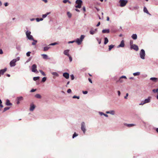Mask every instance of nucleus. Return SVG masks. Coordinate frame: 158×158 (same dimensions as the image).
I'll return each mask as SVG.
<instances>
[{"label": "nucleus", "instance_id": "nucleus-1", "mask_svg": "<svg viewBox=\"0 0 158 158\" xmlns=\"http://www.w3.org/2000/svg\"><path fill=\"white\" fill-rule=\"evenodd\" d=\"M85 38V36L83 35H81L80 39L77 38L76 39V41L75 42L77 44H78L80 45V44L82 41H83V40ZM75 41H69V43H72L75 42Z\"/></svg>", "mask_w": 158, "mask_h": 158}, {"label": "nucleus", "instance_id": "nucleus-2", "mask_svg": "<svg viewBox=\"0 0 158 158\" xmlns=\"http://www.w3.org/2000/svg\"><path fill=\"white\" fill-rule=\"evenodd\" d=\"M31 32L28 31H27L26 32V35L27 38L30 40H33L34 39L32 35H31Z\"/></svg>", "mask_w": 158, "mask_h": 158}, {"label": "nucleus", "instance_id": "nucleus-3", "mask_svg": "<svg viewBox=\"0 0 158 158\" xmlns=\"http://www.w3.org/2000/svg\"><path fill=\"white\" fill-rule=\"evenodd\" d=\"M127 2L128 1L127 0H120L119 1L121 7H123L125 6Z\"/></svg>", "mask_w": 158, "mask_h": 158}, {"label": "nucleus", "instance_id": "nucleus-4", "mask_svg": "<svg viewBox=\"0 0 158 158\" xmlns=\"http://www.w3.org/2000/svg\"><path fill=\"white\" fill-rule=\"evenodd\" d=\"M76 3L77 4L75 6L76 8H80L81 7V5L82 3V1L81 0H77Z\"/></svg>", "mask_w": 158, "mask_h": 158}, {"label": "nucleus", "instance_id": "nucleus-5", "mask_svg": "<svg viewBox=\"0 0 158 158\" xmlns=\"http://www.w3.org/2000/svg\"><path fill=\"white\" fill-rule=\"evenodd\" d=\"M139 54L140 58L143 59H144L145 56V52L143 49H142L141 50Z\"/></svg>", "mask_w": 158, "mask_h": 158}, {"label": "nucleus", "instance_id": "nucleus-6", "mask_svg": "<svg viewBox=\"0 0 158 158\" xmlns=\"http://www.w3.org/2000/svg\"><path fill=\"white\" fill-rule=\"evenodd\" d=\"M16 59H13L11 60L10 63V64L11 67L15 66L16 65Z\"/></svg>", "mask_w": 158, "mask_h": 158}, {"label": "nucleus", "instance_id": "nucleus-7", "mask_svg": "<svg viewBox=\"0 0 158 158\" xmlns=\"http://www.w3.org/2000/svg\"><path fill=\"white\" fill-rule=\"evenodd\" d=\"M81 130L83 131L84 133H85L86 131V129L85 128V125L84 122H83L81 123Z\"/></svg>", "mask_w": 158, "mask_h": 158}, {"label": "nucleus", "instance_id": "nucleus-8", "mask_svg": "<svg viewBox=\"0 0 158 158\" xmlns=\"http://www.w3.org/2000/svg\"><path fill=\"white\" fill-rule=\"evenodd\" d=\"M150 97H149L147 99H145L143 102H142L139 104V105H143L144 104L150 102Z\"/></svg>", "mask_w": 158, "mask_h": 158}, {"label": "nucleus", "instance_id": "nucleus-9", "mask_svg": "<svg viewBox=\"0 0 158 158\" xmlns=\"http://www.w3.org/2000/svg\"><path fill=\"white\" fill-rule=\"evenodd\" d=\"M23 98L22 96L18 97L17 98H16V101H17V104H19L20 103V101L23 100Z\"/></svg>", "mask_w": 158, "mask_h": 158}, {"label": "nucleus", "instance_id": "nucleus-10", "mask_svg": "<svg viewBox=\"0 0 158 158\" xmlns=\"http://www.w3.org/2000/svg\"><path fill=\"white\" fill-rule=\"evenodd\" d=\"M35 108V105L33 103H31L30 105L29 110L30 111H33Z\"/></svg>", "mask_w": 158, "mask_h": 158}, {"label": "nucleus", "instance_id": "nucleus-11", "mask_svg": "<svg viewBox=\"0 0 158 158\" xmlns=\"http://www.w3.org/2000/svg\"><path fill=\"white\" fill-rule=\"evenodd\" d=\"M36 68V65L35 64H33L32 66V71L33 72H35L37 71Z\"/></svg>", "mask_w": 158, "mask_h": 158}, {"label": "nucleus", "instance_id": "nucleus-12", "mask_svg": "<svg viewBox=\"0 0 158 158\" xmlns=\"http://www.w3.org/2000/svg\"><path fill=\"white\" fill-rule=\"evenodd\" d=\"M6 70L7 68H5L4 69H1L0 70V77L1 75H3Z\"/></svg>", "mask_w": 158, "mask_h": 158}, {"label": "nucleus", "instance_id": "nucleus-13", "mask_svg": "<svg viewBox=\"0 0 158 158\" xmlns=\"http://www.w3.org/2000/svg\"><path fill=\"white\" fill-rule=\"evenodd\" d=\"M131 49H133L136 51H138L139 49V48H138V46L135 44H134V45H132L131 46Z\"/></svg>", "mask_w": 158, "mask_h": 158}, {"label": "nucleus", "instance_id": "nucleus-14", "mask_svg": "<svg viewBox=\"0 0 158 158\" xmlns=\"http://www.w3.org/2000/svg\"><path fill=\"white\" fill-rule=\"evenodd\" d=\"M125 44H124V41L123 40L121 42V43L118 46V48H119L120 47H123L124 46Z\"/></svg>", "mask_w": 158, "mask_h": 158}, {"label": "nucleus", "instance_id": "nucleus-15", "mask_svg": "<svg viewBox=\"0 0 158 158\" xmlns=\"http://www.w3.org/2000/svg\"><path fill=\"white\" fill-rule=\"evenodd\" d=\"M63 76L66 79H68L69 78V74L68 73H65L63 74Z\"/></svg>", "mask_w": 158, "mask_h": 158}, {"label": "nucleus", "instance_id": "nucleus-16", "mask_svg": "<svg viewBox=\"0 0 158 158\" xmlns=\"http://www.w3.org/2000/svg\"><path fill=\"white\" fill-rule=\"evenodd\" d=\"M6 104L7 106H10L12 105V104L10 102V100L8 99H7L6 101Z\"/></svg>", "mask_w": 158, "mask_h": 158}, {"label": "nucleus", "instance_id": "nucleus-17", "mask_svg": "<svg viewBox=\"0 0 158 158\" xmlns=\"http://www.w3.org/2000/svg\"><path fill=\"white\" fill-rule=\"evenodd\" d=\"M69 50H66L64 51V55L69 56Z\"/></svg>", "mask_w": 158, "mask_h": 158}, {"label": "nucleus", "instance_id": "nucleus-18", "mask_svg": "<svg viewBox=\"0 0 158 158\" xmlns=\"http://www.w3.org/2000/svg\"><path fill=\"white\" fill-rule=\"evenodd\" d=\"M102 32L103 33H108L110 32V30L109 29H104L102 30Z\"/></svg>", "mask_w": 158, "mask_h": 158}, {"label": "nucleus", "instance_id": "nucleus-19", "mask_svg": "<svg viewBox=\"0 0 158 158\" xmlns=\"http://www.w3.org/2000/svg\"><path fill=\"white\" fill-rule=\"evenodd\" d=\"M124 125L125 126H126L128 127H133V126H135V124H128L125 123L124 124Z\"/></svg>", "mask_w": 158, "mask_h": 158}, {"label": "nucleus", "instance_id": "nucleus-20", "mask_svg": "<svg viewBox=\"0 0 158 158\" xmlns=\"http://www.w3.org/2000/svg\"><path fill=\"white\" fill-rule=\"evenodd\" d=\"M52 74L54 76V78H55L56 77H57L59 76L58 74L56 72H53Z\"/></svg>", "mask_w": 158, "mask_h": 158}, {"label": "nucleus", "instance_id": "nucleus-21", "mask_svg": "<svg viewBox=\"0 0 158 158\" xmlns=\"http://www.w3.org/2000/svg\"><path fill=\"white\" fill-rule=\"evenodd\" d=\"M49 14V12H48L46 13L45 14L43 15L42 16V18H43L44 19V18H45Z\"/></svg>", "mask_w": 158, "mask_h": 158}, {"label": "nucleus", "instance_id": "nucleus-22", "mask_svg": "<svg viewBox=\"0 0 158 158\" xmlns=\"http://www.w3.org/2000/svg\"><path fill=\"white\" fill-rule=\"evenodd\" d=\"M41 55L42 56H43V58L44 59H48V56L47 55H46V54H41Z\"/></svg>", "mask_w": 158, "mask_h": 158}, {"label": "nucleus", "instance_id": "nucleus-23", "mask_svg": "<svg viewBox=\"0 0 158 158\" xmlns=\"http://www.w3.org/2000/svg\"><path fill=\"white\" fill-rule=\"evenodd\" d=\"M131 37L133 40H136L137 38V36L136 34H133Z\"/></svg>", "mask_w": 158, "mask_h": 158}, {"label": "nucleus", "instance_id": "nucleus-24", "mask_svg": "<svg viewBox=\"0 0 158 158\" xmlns=\"http://www.w3.org/2000/svg\"><path fill=\"white\" fill-rule=\"evenodd\" d=\"M150 79L155 82H156L157 80H158V79L155 77H152L150 78Z\"/></svg>", "mask_w": 158, "mask_h": 158}, {"label": "nucleus", "instance_id": "nucleus-25", "mask_svg": "<svg viewBox=\"0 0 158 158\" xmlns=\"http://www.w3.org/2000/svg\"><path fill=\"white\" fill-rule=\"evenodd\" d=\"M143 11L144 12L147 13V14L150 15V13L148 10L147 8L145 7H144L143 8Z\"/></svg>", "mask_w": 158, "mask_h": 158}, {"label": "nucleus", "instance_id": "nucleus-26", "mask_svg": "<svg viewBox=\"0 0 158 158\" xmlns=\"http://www.w3.org/2000/svg\"><path fill=\"white\" fill-rule=\"evenodd\" d=\"M97 31V29H95V30H93L91 29L90 31V33L91 35H93L95 33V31Z\"/></svg>", "mask_w": 158, "mask_h": 158}, {"label": "nucleus", "instance_id": "nucleus-27", "mask_svg": "<svg viewBox=\"0 0 158 158\" xmlns=\"http://www.w3.org/2000/svg\"><path fill=\"white\" fill-rule=\"evenodd\" d=\"M35 97L37 98H41V96L39 94H37L35 95Z\"/></svg>", "mask_w": 158, "mask_h": 158}, {"label": "nucleus", "instance_id": "nucleus-28", "mask_svg": "<svg viewBox=\"0 0 158 158\" xmlns=\"http://www.w3.org/2000/svg\"><path fill=\"white\" fill-rule=\"evenodd\" d=\"M106 113L107 114H112L114 115V110H111L110 111H107L106 112Z\"/></svg>", "mask_w": 158, "mask_h": 158}, {"label": "nucleus", "instance_id": "nucleus-29", "mask_svg": "<svg viewBox=\"0 0 158 158\" xmlns=\"http://www.w3.org/2000/svg\"><path fill=\"white\" fill-rule=\"evenodd\" d=\"M35 20H36V21L37 22H39L40 21H43V19L41 18H36L35 19Z\"/></svg>", "mask_w": 158, "mask_h": 158}, {"label": "nucleus", "instance_id": "nucleus-30", "mask_svg": "<svg viewBox=\"0 0 158 158\" xmlns=\"http://www.w3.org/2000/svg\"><path fill=\"white\" fill-rule=\"evenodd\" d=\"M108 42V40L107 38L105 37L104 38V44H106Z\"/></svg>", "mask_w": 158, "mask_h": 158}, {"label": "nucleus", "instance_id": "nucleus-31", "mask_svg": "<svg viewBox=\"0 0 158 158\" xmlns=\"http://www.w3.org/2000/svg\"><path fill=\"white\" fill-rule=\"evenodd\" d=\"M114 45L112 44L109 46V50L110 51L111 49L114 47Z\"/></svg>", "mask_w": 158, "mask_h": 158}, {"label": "nucleus", "instance_id": "nucleus-32", "mask_svg": "<svg viewBox=\"0 0 158 158\" xmlns=\"http://www.w3.org/2000/svg\"><path fill=\"white\" fill-rule=\"evenodd\" d=\"M40 77H34L33 78V80L34 81H36L37 80H38L40 79Z\"/></svg>", "mask_w": 158, "mask_h": 158}, {"label": "nucleus", "instance_id": "nucleus-33", "mask_svg": "<svg viewBox=\"0 0 158 158\" xmlns=\"http://www.w3.org/2000/svg\"><path fill=\"white\" fill-rule=\"evenodd\" d=\"M34 42H33L32 43V45H35L36 44V43H37V40H35L34 39L33 40H32Z\"/></svg>", "mask_w": 158, "mask_h": 158}, {"label": "nucleus", "instance_id": "nucleus-34", "mask_svg": "<svg viewBox=\"0 0 158 158\" xmlns=\"http://www.w3.org/2000/svg\"><path fill=\"white\" fill-rule=\"evenodd\" d=\"M10 107H5L4 109V110L3 111V112H4L5 111H6L7 110H8L9 109H10Z\"/></svg>", "mask_w": 158, "mask_h": 158}, {"label": "nucleus", "instance_id": "nucleus-35", "mask_svg": "<svg viewBox=\"0 0 158 158\" xmlns=\"http://www.w3.org/2000/svg\"><path fill=\"white\" fill-rule=\"evenodd\" d=\"M67 15L69 18H71L72 16V14L70 12H67Z\"/></svg>", "mask_w": 158, "mask_h": 158}, {"label": "nucleus", "instance_id": "nucleus-36", "mask_svg": "<svg viewBox=\"0 0 158 158\" xmlns=\"http://www.w3.org/2000/svg\"><path fill=\"white\" fill-rule=\"evenodd\" d=\"M47 79V78L46 77H44L42 80H41V82H44L45 81H46Z\"/></svg>", "mask_w": 158, "mask_h": 158}, {"label": "nucleus", "instance_id": "nucleus-37", "mask_svg": "<svg viewBox=\"0 0 158 158\" xmlns=\"http://www.w3.org/2000/svg\"><path fill=\"white\" fill-rule=\"evenodd\" d=\"M133 74L134 76H138L139 75L140 73L139 72H137L133 73Z\"/></svg>", "mask_w": 158, "mask_h": 158}, {"label": "nucleus", "instance_id": "nucleus-38", "mask_svg": "<svg viewBox=\"0 0 158 158\" xmlns=\"http://www.w3.org/2000/svg\"><path fill=\"white\" fill-rule=\"evenodd\" d=\"M49 48V47H45L44 48V51H46L48 50Z\"/></svg>", "mask_w": 158, "mask_h": 158}, {"label": "nucleus", "instance_id": "nucleus-39", "mask_svg": "<svg viewBox=\"0 0 158 158\" xmlns=\"http://www.w3.org/2000/svg\"><path fill=\"white\" fill-rule=\"evenodd\" d=\"M40 72L44 76H46V74H45V73L42 70H40Z\"/></svg>", "mask_w": 158, "mask_h": 158}, {"label": "nucleus", "instance_id": "nucleus-40", "mask_svg": "<svg viewBox=\"0 0 158 158\" xmlns=\"http://www.w3.org/2000/svg\"><path fill=\"white\" fill-rule=\"evenodd\" d=\"M152 91L154 93H158V89H153L152 90Z\"/></svg>", "mask_w": 158, "mask_h": 158}, {"label": "nucleus", "instance_id": "nucleus-41", "mask_svg": "<svg viewBox=\"0 0 158 158\" xmlns=\"http://www.w3.org/2000/svg\"><path fill=\"white\" fill-rule=\"evenodd\" d=\"M31 52H28L26 53V55L28 57L30 56V53Z\"/></svg>", "mask_w": 158, "mask_h": 158}, {"label": "nucleus", "instance_id": "nucleus-42", "mask_svg": "<svg viewBox=\"0 0 158 158\" xmlns=\"http://www.w3.org/2000/svg\"><path fill=\"white\" fill-rule=\"evenodd\" d=\"M117 82H119L120 83H122L123 82V81L122 80V78L121 77L119 79V80L117 81Z\"/></svg>", "mask_w": 158, "mask_h": 158}, {"label": "nucleus", "instance_id": "nucleus-43", "mask_svg": "<svg viewBox=\"0 0 158 158\" xmlns=\"http://www.w3.org/2000/svg\"><path fill=\"white\" fill-rule=\"evenodd\" d=\"M78 135V134H76L75 132L73 134V138H74L75 137L77 136Z\"/></svg>", "mask_w": 158, "mask_h": 158}, {"label": "nucleus", "instance_id": "nucleus-44", "mask_svg": "<svg viewBox=\"0 0 158 158\" xmlns=\"http://www.w3.org/2000/svg\"><path fill=\"white\" fill-rule=\"evenodd\" d=\"M2 101L0 99V107L1 108L3 107V105L2 104Z\"/></svg>", "mask_w": 158, "mask_h": 158}, {"label": "nucleus", "instance_id": "nucleus-45", "mask_svg": "<svg viewBox=\"0 0 158 158\" xmlns=\"http://www.w3.org/2000/svg\"><path fill=\"white\" fill-rule=\"evenodd\" d=\"M58 44V43H57V42H55L54 43H51V44H50V45H56V44Z\"/></svg>", "mask_w": 158, "mask_h": 158}, {"label": "nucleus", "instance_id": "nucleus-46", "mask_svg": "<svg viewBox=\"0 0 158 158\" xmlns=\"http://www.w3.org/2000/svg\"><path fill=\"white\" fill-rule=\"evenodd\" d=\"M97 40L98 42V44H100L101 43V39H99L98 38H97Z\"/></svg>", "mask_w": 158, "mask_h": 158}, {"label": "nucleus", "instance_id": "nucleus-47", "mask_svg": "<svg viewBox=\"0 0 158 158\" xmlns=\"http://www.w3.org/2000/svg\"><path fill=\"white\" fill-rule=\"evenodd\" d=\"M139 7L138 6H135L133 7V8L135 10H137L139 9Z\"/></svg>", "mask_w": 158, "mask_h": 158}, {"label": "nucleus", "instance_id": "nucleus-48", "mask_svg": "<svg viewBox=\"0 0 158 158\" xmlns=\"http://www.w3.org/2000/svg\"><path fill=\"white\" fill-rule=\"evenodd\" d=\"M73 98H77V99H79L80 98V97L79 96H77L74 95L73 97Z\"/></svg>", "mask_w": 158, "mask_h": 158}, {"label": "nucleus", "instance_id": "nucleus-49", "mask_svg": "<svg viewBox=\"0 0 158 158\" xmlns=\"http://www.w3.org/2000/svg\"><path fill=\"white\" fill-rule=\"evenodd\" d=\"M69 57L70 62H71L72 60V58L71 56L69 55V56H68Z\"/></svg>", "mask_w": 158, "mask_h": 158}, {"label": "nucleus", "instance_id": "nucleus-50", "mask_svg": "<svg viewBox=\"0 0 158 158\" xmlns=\"http://www.w3.org/2000/svg\"><path fill=\"white\" fill-rule=\"evenodd\" d=\"M71 90L70 89H69L67 91V92L68 93H71Z\"/></svg>", "mask_w": 158, "mask_h": 158}, {"label": "nucleus", "instance_id": "nucleus-51", "mask_svg": "<svg viewBox=\"0 0 158 158\" xmlns=\"http://www.w3.org/2000/svg\"><path fill=\"white\" fill-rule=\"evenodd\" d=\"M4 5L5 6H7L9 4L8 2H6L4 3Z\"/></svg>", "mask_w": 158, "mask_h": 158}, {"label": "nucleus", "instance_id": "nucleus-52", "mask_svg": "<svg viewBox=\"0 0 158 158\" xmlns=\"http://www.w3.org/2000/svg\"><path fill=\"white\" fill-rule=\"evenodd\" d=\"M70 76L71 78V79L72 80H73L74 79V76L72 74V75H71Z\"/></svg>", "mask_w": 158, "mask_h": 158}, {"label": "nucleus", "instance_id": "nucleus-53", "mask_svg": "<svg viewBox=\"0 0 158 158\" xmlns=\"http://www.w3.org/2000/svg\"><path fill=\"white\" fill-rule=\"evenodd\" d=\"M35 91H36V89H32L30 91V92H33Z\"/></svg>", "mask_w": 158, "mask_h": 158}, {"label": "nucleus", "instance_id": "nucleus-54", "mask_svg": "<svg viewBox=\"0 0 158 158\" xmlns=\"http://www.w3.org/2000/svg\"><path fill=\"white\" fill-rule=\"evenodd\" d=\"M128 93H127L126 94V96H125L124 97V98L125 99H127V97L128 96Z\"/></svg>", "mask_w": 158, "mask_h": 158}, {"label": "nucleus", "instance_id": "nucleus-55", "mask_svg": "<svg viewBox=\"0 0 158 158\" xmlns=\"http://www.w3.org/2000/svg\"><path fill=\"white\" fill-rule=\"evenodd\" d=\"M83 93L84 94H86L88 93V92L86 91H83Z\"/></svg>", "mask_w": 158, "mask_h": 158}, {"label": "nucleus", "instance_id": "nucleus-56", "mask_svg": "<svg viewBox=\"0 0 158 158\" xmlns=\"http://www.w3.org/2000/svg\"><path fill=\"white\" fill-rule=\"evenodd\" d=\"M3 53V52L2 49H0V54H2Z\"/></svg>", "mask_w": 158, "mask_h": 158}, {"label": "nucleus", "instance_id": "nucleus-57", "mask_svg": "<svg viewBox=\"0 0 158 158\" xmlns=\"http://www.w3.org/2000/svg\"><path fill=\"white\" fill-rule=\"evenodd\" d=\"M16 59V62H17V61H18L19 60L20 58H19V57H18L16 59Z\"/></svg>", "mask_w": 158, "mask_h": 158}, {"label": "nucleus", "instance_id": "nucleus-58", "mask_svg": "<svg viewBox=\"0 0 158 158\" xmlns=\"http://www.w3.org/2000/svg\"><path fill=\"white\" fill-rule=\"evenodd\" d=\"M68 1V0H64L63 1V2L64 3H66Z\"/></svg>", "mask_w": 158, "mask_h": 158}, {"label": "nucleus", "instance_id": "nucleus-59", "mask_svg": "<svg viewBox=\"0 0 158 158\" xmlns=\"http://www.w3.org/2000/svg\"><path fill=\"white\" fill-rule=\"evenodd\" d=\"M120 77L122 79L123 78H125V79L127 78L125 76H123L121 77Z\"/></svg>", "mask_w": 158, "mask_h": 158}, {"label": "nucleus", "instance_id": "nucleus-60", "mask_svg": "<svg viewBox=\"0 0 158 158\" xmlns=\"http://www.w3.org/2000/svg\"><path fill=\"white\" fill-rule=\"evenodd\" d=\"M88 80H89V81L91 83H92V80L90 78H88Z\"/></svg>", "mask_w": 158, "mask_h": 158}, {"label": "nucleus", "instance_id": "nucleus-61", "mask_svg": "<svg viewBox=\"0 0 158 158\" xmlns=\"http://www.w3.org/2000/svg\"><path fill=\"white\" fill-rule=\"evenodd\" d=\"M99 113L101 115H104V113H103V112H99Z\"/></svg>", "mask_w": 158, "mask_h": 158}, {"label": "nucleus", "instance_id": "nucleus-62", "mask_svg": "<svg viewBox=\"0 0 158 158\" xmlns=\"http://www.w3.org/2000/svg\"><path fill=\"white\" fill-rule=\"evenodd\" d=\"M100 22H99L98 23V24L96 26L97 27H98L100 25Z\"/></svg>", "mask_w": 158, "mask_h": 158}, {"label": "nucleus", "instance_id": "nucleus-63", "mask_svg": "<svg viewBox=\"0 0 158 158\" xmlns=\"http://www.w3.org/2000/svg\"><path fill=\"white\" fill-rule=\"evenodd\" d=\"M118 95L119 96H120V92L119 91H118Z\"/></svg>", "mask_w": 158, "mask_h": 158}, {"label": "nucleus", "instance_id": "nucleus-64", "mask_svg": "<svg viewBox=\"0 0 158 158\" xmlns=\"http://www.w3.org/2000/svg\"><path fill=\"white\" fill-rule=\"evenodd\" d=\"M83 10L84 11V12H85L86 10H85V7H83Z\"/></svg>", "mask_w": 158, "mask_h": 158}]
</instances>
